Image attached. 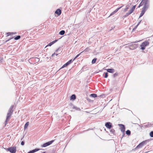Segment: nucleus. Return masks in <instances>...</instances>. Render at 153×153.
Instances as JSON below:
<instances>
[{"instance_id": "f257e3e1", "label": "nucleus", "mask_w": 153, "mask_h": 153, "mask_svg": "<svg viewBox=\"0 0 153 153\" xmlns=\"http://www.w3.org/2000/svg\"><path fill=\"white\" fill-rule=\"evenodd\" d=\"M149 1L148 0H143L140 4L138 7L144 5L142 9V10L139 16V18L141 17L144 14L148 8L149 7Z\"/></svg>"}, {"instance_id": "f03ea898", "label": "nucleus", "mask_w": 153, "mask_h": 153, "mask_svg": "<svg viewBox=\"0 0 153 153\" xmlns=\"http://www.w3.org/2000/svg\"><path fill=\"white\" fill-rule=\"evenodd\" d=\"M149 44V42L148 41H145L143 42L141 45L140 46L141 49L143 50L145 49V47L148 45Z\"/></svg>"}, {"instance_id": "7ed1b4c3", "label": "nucleus", "mask_w": 153, "mask_h": 153, "mask_svg": "<svg viewBox=\"0 0 153 153\" xmlns=\"http://www.w3.org/2000/svg\"><path fill=\"white\" fill-rule=\"evenodd\" d=\"M13 112V111L12 110V108H10L9 110V112L7 114V118L6 120V123L9 120Z\"/></svg>"}, {"instance_id": "20e7f679", "label": "nucleus", "mask_w": 153, "mask_h": 153, "mask_svg": "<svg viewBox=\"0 0 153 153\" xmlns=\"http://www.w3.org/2000/svg\"><path fill=\"white\" fill-rule=\"evenodd\" d=\"M16 147H11L6 149V150L11 153H16Z\"/></svg>"}, {"instance_id": "39448f33", "label": "nucleus", "mask_w": 153, "mask_h": 153, "mask_svg": "<svg viewBox=\"0 0 153 153\" xmlns=\"http://www.w3.org/2000/svg\"><path fill=\"white\" fill-rule=\"evenodd\" d=\"M135 7L136 5L133 6L132 8L129 10V12L126 14L124 17H126L132 13L135 10Z\"/></svg>"}, {"instance_id": "423d86ee", "label": "nucleus", "mask_w": 153, "mask_h": 153, "mask_svg": "<svg viewBox=\"0 0 153 153\" xmlns=\"http://www.w3.org/2000/svg\"><path fill=\"white\" fill-rule=\"evenodd\" d=\"M54 141V140H51L50 141L47 142L43 144L41 146V147H46L48 146H49Z\"/></svg>"}, {"instance_id": "0eeeda50", "label": "nucleus", "mask_w": 153, "mask_h": 153, "mask_svg": "<svg viewBox=\"0 0 153 153\" xmlns=\"http://www.w3.org/2000/svg\"><path fill=\"white\" fill-rule=\"evenodd\" d=\"M118 126L120 127V129L121 132L124 134L125 133V129L124 126L121 124H119Z\"/></svg>"}, {"instance_id": "6e6552de", "label": "nucleus", "mask_w": 153, "mask_h": 153, "mask_svg": "<svg viewBox=\"0 0 153 153\" xmlns=\"http://www.w3.org/2000/svg\"><path fill=\"white\" fill-rule=\"evenodd\" d=\"M146 144V142L145 141L142 142L140 143L136 147L137 148H140L142 147L144 145Z\"/></svg>"}, {"instance_id": "1a4fd4ad", "label": "nucleus", "mask_w": 153, "mask_h": 153, "mask_svg": "<svg viewBox=\"0 0 153 153\" xmlns=\"http://www.w3.org/2000/svg\"><path fill=\"white\" fill-rule=\"evenodd\" d=\"M105 126L108 129H110L112 127V124L110 122H107L105 123Z\"/></svg>"}, {"instance_id": "9d476101", "label": "nucleus", "mask_w": 153, "mask_h": 153, "mask_svg": "<svg viewBox=\"0 0 153 153\" xmlns=\"http://www.w3.org/2000/svg\"><path fill=\"white\" fill-rule=\"evenodd\" d=\"M123 6L117 8L114 11L110 14V15L109 16H112L113 15L115 14L116 13L119 9H120L122 7H123Z\"/></svg>"}, {"instance_id": "9b49d317", "label": "nucleus", "mask_w": 153, "mask_h": 153, "mask_svg": "<svg viewBox=\"0 0 153 153\" xmlns=\"http://www.w3.org/2000/svg\"><path fill=\"white\" fill-rule=\"evenodd\" d=\"M57 41H58V40L56 39V40H54V41H52V42H51L48 44L45 47V48H46V47H48V46H51L52 45H53L54 43H55V42H57Z\"/></svg>"}, {"instance_id": "f8f14e48", "label": "nucleus", "mask_w": 153, "mask_h": 153, "mask_svg": "<svg viewBox=\"0 0 153 153\" xmlns=\"http://www.w3.org/2000/svg\"><path fill=\"white\" fill-rule=\"evenodd\" d=\"M55 13L57 14L58 16H59L61 13V11L60 9H58L55 12Z\"/></svg>"}, {"instance_id": "ddd939ff", "label": "nucleus", "mask_w": 153, "mask_h": 153, "mask_svg": "<svg viewBox=\"0 0 153 153\" xmlns=\"http://www.w3.org/2000/svg\"><path fill=\"white\" fill-rule=\"evenodd\" d=\"M39 150H40V149H35L33 150L30 151L29 152H28L27 153H33L35 152H37V151H39Z\"/></svg>"}, {"instance_id": "4468645a", "label": "nucleus", "mask_w": 153, "mask_h": 153, "mask_svg": "<svg viewBox=\"0 0 153 153\" xmlns=\"http://www.w3.org/2000/svg\"><path fill=\"white\" fill-rule=\"evenodd\" d=\"M107 71L108 72L113 73L114 71V70L113 69H107Z\"/></svg>"}, {"instance_id": "2eb2a0df", "label": "nucleus", "mask_w": 153, "mask_h": 153, "mask_svg": "<svg viewBox=\"0 0 153 153\" xmlns=\"http://www.w3.org/2000/svg\"><path fill=\"white\" fill-rule=\"evenodd\" d=\"M15 33L12 32H8L6 33L7 36H9L12 35L14 34Z\"/></svg>"}, {"instance_id": "dca6fc26", "label": "nucleus", "mask_w": 153, "mask_h": 153, "mask_svg": "<svg viewBox=\"0 0 153 153\" xmlns=\"http://www.w3.org/2000/svg\"><path fill=\"white\" fill-rule=\"evenodd\" d=\"M29 125V122H27L25 124L24 126V129H26L27 127Z\"/></svg>"}, {"instance_id": "f3484780", "label": "nucleus", "mask_w": 153, "mask_h": 153, "mask_svg": "<svg viewBox=\"0 0 153 153\" xmlns=\"http://www.w3.org/2000/svg\"><path fill=\"white\" fill-rule=\"evenodd\" d=\"M76 96L74 94L72 95L71 97V100H75L76 99Z\"/></svg>"}, {"instance_id": "a211bd4d", "label": "nucleus", "mask_w": 153, "mask_h": 153, "mask_svg": "<svg viewBox=\"0 0 153 153\" xmlns=\"http://www.w3.org/2000/svg\"><path fill=\"white\" fill-rule=\"evenodd\" d=\"M65 33V31L64 30L61 31L59 33L61 35H63Z\"/></svg>"}, {"instance_id": "6ab92c4d", "label": "nucleus", "mask_w": 153, "mask_h": 153, "mask_svg": "<svg viewBox=\"0 0 153 153\" xmlns=\"http://www.w3.org/2000/svg\"><path fill=\"white\" fill-rule=\"evenodd\" d=\"M89 49L88 48H86V49H85L82 52H88L89 51Z\"/></svg>"}, {"instance_id": "aec40b11", "label": "nucleus", "mask_w": 153, "mask_h": 153, "mask_svg": "<svg viewBox=\"0 0 153 153\" xmlns=\"http://www.w3.org/2000/svg\"><path fill=\"white\" fill-rule=\"evenodd\" d=\"M126 134L128 135H130L131 134V131L129 130H127L126 131Z\"/></svg>"}, {"instance_id": "412c9836", "label": "nucleus", "mask_w": 153, "mask_h": 153, "mask_svg": "<svg viewBox=\"0 0 153 153\" xmlns=\"http://www.w3.org/2000/svg\"><path fill=\"white\" fill-rule=\"evenodd\" d=\"M97 60L96 58H94L93 59L92 61V64H94L96 62V61Z\"/></svg>"}, {"instance_id": "4be33fe9", "label": "nucleus", "mask_w": 153, "mask_h": 153, "mask_svg": "<svg viewBox=\"0 0 153 153\" xmlns=\"http://www.w3.org/2000/svg\"><path fill=\"white\" fill-rule=\"evenodd\" d=\"M90 96L93 97H97V95L95 94H92L90 95Z\"/></svg>"}, {"instance_id": "5701e85b", "label": "nucleus", "mask_w": 153, "mask_h": 153, "mask_svg": "<svg viewBox=\"0 0 153 153\" xmlns=\"http://www.w3.org/2000/svg\"><path fill=\"white\" fill-rule=\"evenodd\" d=\"M82 53V52H81L79 54H78L73 59V61H74V60L77 58L79 56V55Z\"/></svg>"}, {"instance_id": "b1692460", "label": "nucleus", "mask_w": 153, "mask_h": 153, "mask_svg": "<svg viewBox=\"0 0 153 153\" xmlns=\"http://www.w3.org/2000/svg\"><path fill=\"white\" fill-rule=\"evenodd\" d=\"M20 38V36H18L14 38L15 40H17L19 39Z\"/></svg>"}, {"instance_id": "393cba45", "label": "nucleus", "mask_w": 153, "mask_h": 153, "mask_svg": "<svg viewBox=\"0 0 153 153\" xmlns=\"http://www.w3.org/2000/svg\"><path fill=\"white\" fill-rule=\"evenodd\" d=\"M73 61V60H72V59H71V60H70L68 62H67V64L68 65H69Z\"/></svg>"}, {"instance_id": "a878e982", "label": "nucleus", "mask_w": 153, "mask_h": 153, "mask_svg": "<svg viewBox=\"0 0 153 153\" xmlns=\"http://www.w3.org/2000/svg\"><path fill=\"white\" fill-rule=\"evenodd\" d=\"M34 59L36 61H37V62H39V59L38 58L35 57L34 58Z\"/></svg>"}, {"instance_id": "bb28decb", "label": "nucleus", "mask_w": 153, "mask_h": 153, "mask_svg": "<svg viewBox=\"0 0 153 153\" xmlns=\"http://www.w3.org/2000/svg\"><path fill=\"white\" fill-rule=\"evenodd\" d=\"M139 23L136 26H135L134 27L133 29V31L135 30L137 28V26L139 25Z\"/></svg>"}, {"instance_id": "cd10ccee", "label": "nucleus", "mask_w": 153, "mask_h": 153, "mask_svg": "<svg viewBox=\"0 0 153 153\" xmlns=\"http://www.w3.org/2000/svg\"><path fill=\"white\" fill-rule=\"evenodd\" d=\"M59 54V53H53L52 55V57H53L55 55H56V56H57Z\"/></svg>"}, {"instance_id": "c85d7f7f", "label": "nucleus", "mask_w": 153, "mask_h": 153, "mask_svg": "<svg viewBox=\"0 0 153 153\" xmlns=\"http://www.w3.org/2000/svg\"><path fill=\"white\" fill-rule=\"evenodd\" d=\"M150 135L151 137H153V131H151L150 133Z\"/></svg>"}, {"instance_id": "c756f323", "label": "nucleus", "mask_w": 153, "mask_h": 153, "mask_svg": "<svg viewBox=\"0 0 153 153\" xmlns=\"http://www.w3.org/2000/svg\"><path fill=\"white\" fill-rule=\"evenodd\" d=\"M68 65L66 63L65 64H64L63 66L62 67V68H64L65 67H66V66H68Z\"/></svg>"}, {"instance_id": "7c9ffc66", "label": "nucleus", "mask_w": 153, "mask_h": 153, "mask_svg": "<svg viewBox=\"0 0 153 153\" xmlns=\"http://www.w3.org/2000/svg\"><path fill=\"white\" fill-rule=\"evenodd\" d=\"M68 65L66 63L65 64H64L63 66L62 67V68H64L65 67H66V66H68Z\"/></svg>"}, {"instance_id": "2f4dec72", "label": "nucleus", "mask_w": 153, "mask_h": 153, "mask_svg": "<svg viewBox=\"0 0 153 153\" xmlns=\"http://www.w3.org/2000/svg\"><path fill=\"white\" fill-rule=\"evenodd\" d=\"M105 76H104V77L105 78H106L108 77V73L107 72L105 73Z\"/></svg>"}, {"instance_id": "473e14b6", "label": "nucleus", "mask_w": 153, "mask_h": 153, "mask_svg": "<svg viewBox=\"0 0 153 153\" xmlns=\"http://www.w3.org/2000/svg\"><path fill=\"white\" fill-rule=\"evenodd\" d=\"M128 7H126L125 9L124 10V11L126 12L127 11V10H128Z\"/></svg>"}, {"instance_id": "72a5a7b5", "label": "nucleus", "mask_w": 153, "mask_h": 153, "mask_svg": "<svg viewBox=\"0 0 153 153\" xmlns=\"http://www.w3.org/2000/svg\"><path fill=\"white\" fill-rule=\"evenodd\" d=\"M25 143L24 141H22L21 142V144L22 145H24Z\"/></svg>"}, {"instance_id": "f704fd0d", "label": "nucleus", "mask_w": 153, "mask_h": 153, "mask_svg": "<svg viewBox=\"0 0 153 153\" xmlns=\"http://www.w3.org/2000/svg\"><path fill=\"white\" fill-rule=\"evenodd\" d=\"M110 131L113 133L115 132V130L114 129H112Z\"/></svg>"}, {"instance_id": "c9c22d12", "label": "nucleus", "mask_w": 153, "mask_h": 153, "mask_svg": "<svg viewBox=\"0 0 153 153\" xmlns=\"http://www.w3.org/2000/svg\"><path fill=\"white\" fill-rule=\"evenodd\" d=\"M3 59L2 58H0V62H2Z\"/></svg>"}, {"instance_id": "e433bc0d", "label": "nucleus", "mask_w": 153, "mask_h": 153, "mask_svg": "<svg viewBox=\"0 0 153 153\" xmlns=\"http://www.w3.org/2000/svg\"><path fill=\"white\" fill-rule=\"evenodd\" d=\"M13 38H10L9 39H8L6 41V42H7V41H9V40H10V39H13Z\"/></svg>"}, {"instance_id": "4c0bfd02", "label": "nucleus", "mask_w": 153, "mask_h": 153, "mask_svg": "<svg viewBox=\"0 0 153 153\" xmlns=\"http://www.w3.org/2000/svg\"><path fill=\"white\" fill-rule=\"evenodd\" d=\"M117 75V74H114V76H115Z\"/></svg>"}, {"instance_id": "58836bf2", "label": "nucleus", "mask_w": 153, "mask_h": 153, "mask_svg": "<svg viewBox=\"0 0 153 153\" xmlns=\"http://www.w3.org/2000/svg\"><path fill=\"white\" fill-rule=\"evenodd\" d=\"M57 51H58V50H57L56 51V52H57Z\"/></svg>"}]
</instances>
